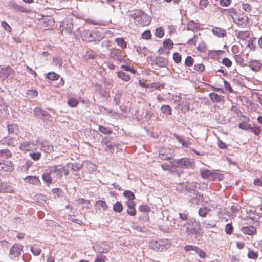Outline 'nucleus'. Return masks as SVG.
I'll use <instances>...</instances> for the list:
<instances>
[{"instance_id":"obj_1","label":"nucleus","mask_w":262,"mask_h":262,"mask_svg":"<svg viewBox=\"0 0 262 262\" xmlns=\"http://www.w3.org/2000/svg\"><path fill=\"white\" fill-rule=\"evenodd\" d=\"M183 226L186 227V231L188 235L194 236L195 238L202 236L203 232L200 222L191 219L187 221Z\"/></svg>"},{"instance_id":"obj_2","label":"nucleus","mask_w":262,"mask_h":262,"mask_svg":"<svg viewBox=\"0 0 262 262\" xmlns=\"http://www.w3.org/2000/svg\"><path fill=\"white\" fill-rule=\"evenodd\" d=\"M127 15L134 20V22L141 25H146L148 24V20H144L148 17L145 13L141 10H129Z\"/></svg>"},{"instance_id":"obj_3","label":"nucleus","mask_w":262,"mask_h":262,"mask_svg":"<svg viewBox=\"0 0 262 262\" xmlns=\"http://www.w3.org/2000/svg\"><path fill=\"white\" fill-rule=\"evenodd\" d=\"M80 36L84 41L87 42L100 41L102 37L94 31L83 30L80 32Z\"/></svg>"},{"instance_id":"obj_4","label":"nucleus","mask_w":262,"mask_h":262,"mask_svg":"<svg viewBox=\"0 0 262 262\" xmlns=\"http://www.w3.org/2000/svg\"><path fill=\"white\" fill-rule=\"evenodd\" d=\"M19 149L22 151H36L38 149V145L35 143L31 141H23L19 143Z\"/></svg>"},{"instance_id":"obj_5","label":"nucleus","mask_w":262,"mask_h":262,"mask_svg":"<svg viewBox=\"0 0 262 262\" xmlns=\"http://www.w3.org/2000/svg\"><path fill=\"white\" fill-rule=\"evenodd\" d=\"M51 174L55 175L57 179H61L65 171V167L62 165H54L49 166L47 170Z\"/></svg>"},{"instance_id":"obj_6","label":"nucleus","mask_w":262,"mask_h":262,"mask_svg":"<svg viewBox=\"0 0 262 262\" xmlns=\"http://www.w3.org/2000/svg\"><path fill=\"white\" fill-rule=\"evenodd\" d=\"M34 113L35 116L42 120L43 121H51V115L46 110H43L39 107H36L34 110Z\"/></svg>"},{"instance_id":"obj_7","label":"nucleus","mask_w":262,"mask_h":262,"mask_svg":"<svg viewBox=\"0 0 262 262\" xmlns=\"http://www.w3.org/2000/svg\"><path fill=\"white\" fill-rule=\"evenodd\" d=\"M177 166L183 168H191L194 167L193 161L189 158H184L177 161Z\"/></svg>"},{"instance_id":"obj_8","label":"nucleus","mask_w":262,"mask_h":262,"mask_svg":"<svg viewBox=\"0 0 262 262\" xmlns=\"http://www.w3.org/2000/svg\"><path fill=\"white\" fill-rule=\"evenodd\" d=\"M21 250V247L20 245L14 244L10 249L9 252L10 258L14 260H16L17 258L20 255Z\"/></svg>"},{"instance_id":"obj_9","label":"nucleus","mask_w":262,"mask_h":262,"mask_svg":"<svg viewBox=\"0 0 262 262\" xmlns=\"http://www.w3.org/2000/svg\"><path fill=\"white\" fill-rule=\"evenodd\" d=\"M36 144L40 146V149L41 150L44 151L46 153H50L52 151H53V146L47 140H43L41 142L38 140H36Z\"/></svg>"},{"instance_id":"obj_10","label":"nucleus","mask_w":262,"mask_h":262,"mask_svg":"<svg viewBox=\"0 0 262 262\" xmlns=\"http://www.w3.org/2000/svg\"><path fill=\"white\" fill-rule=\"evenodd\" d=\"M14 73V71L9 67L1 68L0 70V80H4L8 77L12 76Z\"/></svg>"},{"instance_id":"obj_11","label":"nucleus","mask_w":262,"mask_h":262,"mask_svg":"<svg viewBox=\"0 0 262 262\" xmlns=\"http://www.w3.org/2000/svg\"><path fill=\"white\" fill-rule=\"evenodd\" d=\"M200 173L202 178L209 180H214L217 176L216 173L207 169H201Z\"/></svg>"},{"instance_id":"obj_12","label":"nucleus","mask_w":262,"mask_h":262,"mask_svg":"<svg viewBox=\"0 0 262 262\" xmlns=\"http://www.w3.org/2000/svg\"><path fill=\"white\" fill-rule=\"evenodd\" d=\"M154 62L156 66L162 68L166 67L168 64L167 59L161 56H157L155 58Z\"/></svg>"},{"instance_id":"obj_13","label":"nucleus","mask_w":262,"mask_h":262,"mask_svg":"<svg viewBox=\"0 0 262 262\" xmlns=\"http://www.w3.org/2000/svg\"><path fill=\"white\" fill-rule=\"evenodd\" d=\"M13 169V164L10 161H0V170L11 171Z\"/></svg>"},{"instance_id":"obj_14","label":"nucleus","mask_w":262,"mask_h":262,"mask_svg":"<svg viewBox=\"0 0 262 262\" xmlns=\"http://www.w3.org/2000/svg\"><path fill=\"white\" fill-rule=\"evenodd\" d=\"M180 187H182L183 188H185V190L188 192H193V193H195V188L196 187V183H187V184H182V185H180V186H178L177 187V189L179 190L180 189Z\"/></svg>"},{"instance_id":"obj_15","label":"nucleus","mask_w":262,"mask_h":262,"mask_svg":"<svg viewBox=\"0 0 262 262\" xmlns=\"http://www.w3.org/2000/svg\"><path fill=\"white\" fill-rule=\"evenodd\" d=\"M212 32L214 35L218 37H223L226 34V31L225 29L217 27L212 28Z\"/></svg>"},{"instance_id":"obj_16","label":"nucleus","mask_w":262,"mask_h":262,"mask_svg":"<svg viewBox=\"0 0 262 262\" xmlns=\"http://www.w3.org/2000/svg\"><path fill=\"white\" fill-rule=\"evenodd\" d=\"M249 66L252 70L258 71L261 69L262 64L258 60H252L249 62Z\"/></svg>"},{"instance_id":"obj_17","label":"nucleus","mask_w":262,"mask_h":262,"mask_svg":"<svg viewBox=\"0 0 262 262\" xmlns=\"http://www.w3.org/2000/svg\"><path fill=\"white\" fill-rule=\"evenodd\" d=\"M241 231L244 234L252 235L255 234L256 229L252 226H244L242 227Z\"/></svg>"},{"instance_id":"obj_18","label":"nucleus","mask_w":262,"mask_h":262,"mask_svg":"<svg viewBox=\"0 0 262 262\" xmlns=\"http://www.w3.org/2000/svg\"><path fill=\"white\" fill-rule=\"evenodd\" d=\"M24 180L26 182L36 185H38L40 183L38 178L34 176H28L24 179Z\"/></svg>"},{"instance_id":"obj_19","label":"nucleus","mask_w":262,"mask_h":262,"mask_svg":"<svg viewBox=\"0 0 262 262\" xmlns=\"http://www.w3.org/2000/svg\"><path fill=\"white\" fill-rule=\"evenodd\" d=\"M8 111V106L5 101L0 97V116L5 115Z\"/></svg>"},{"instance_id":"obj_20","label":"nucleus","mask_w":262,"mask_h":262,"mask_svg":"<svg viewBox=\"0 0 262 262\" xmlns=\"http://www.w3.org/2000/svg\"><path fill=\"white\" fill-rule=\"evenodd\" d=\"M178 105L181 106V110L184 113L188 112L190 110L189 102L188 101L185 99H184L181 104H178Z\"/></svg>"},{"instance_id":"obj_21","label":"nucleus","mask_w":262,"mask_h":262,"mask_svg":"<svg viewBox=\"0 0 262 262\" xmlns=\"http://www.w3.org/2000/svg\"><path fill=\"white\" fill-rule=\"evenodd\" d=\"M250 33L248 31H239L237 34V38L241 40H246L249 37Z\"/></svg>"},{"instance_id":"obj_22","label":"nucleus","mask_w":262,"mask_h":262,"mask_svg":"<svg viewBox=\"0 0 262 262\" xmlns=\"http://www.w3.org/2000/svg\"><path fill=\"white\" fill-rule=\"evenodd\" d=\"M97 56L95 52L92 50L89 49L85 53L84 57L86 60L94 59Z\"/></svg>"},{"instance_id":"obj_23","label":"nucleus","mask_w":262,"mask_h":262,"mask_svg":"<svg viewBox=\"0 0 262 262\" xmlns=\"http://www.w3.org/2000/svg\"><path fill=\"white\" fill-rule=\"evenodd\" d=\"M117 76L119 78L121 79V80L125 82L129 81L130 79V75L123 71L118 72Z\"/></svg>"},{"instance_id":"obj_24","label":"nucleus","mask_w":262,"mask_h":262,"mask_svg":"<svg viewBox=\"0 0 262 262\" xmlns=\"http://www.w3.org/2000/svg\"><path fill=\"white\" fill-rule=\"evenodd\" d=\"M67 166L68 167H71V169L74 171H78L82 169V164L80 163H69L67 164Z\"/></svg>"},{"instance_id":"obj_25","label":"nucleus","mask_w":262,"mask_h":262,"mask_svg":"<svg viewBox=\"0 0 262 262\" xmlns=\"http://www.w3.org/2000/svg\"><path fill=\"white\" fill-rule=\"evenodd\" d=\"M149 247L156 251H160V241H151L149 243Z\"/></svg>"},{"instance_id":"obj_26","label":"nucleus","mask_w":262,"mask_h":262,"mask_svg":"<svg viewBox=\"0 0 262 262\" xmlns=\"http://www.w3.org/2000/svg\"><path fill=\"white\" fill-rule=\"evenodd\" d=\"M161 111L166 116L171 114V108L169 105H163L161 107Z\"/></svg>"},{"instance_id":"obj_27","label":"nucleus","mask_w":262,"mask_h":262,"mask_svg":"<svg viewBox=\"0 0 262 262\" xmlns=\"http://www.w3.org/2000/svg\"><path fill=\"white\" fill-rule=\"evenodd\" d=\"M51 174L49 171H47L46 173H45L42 174V178L43 180L47 184H50L52 183V178L51 177Z\"/></svg>"},{"instance_id":"obj_28","label":"nucleus","mask_w":262,"mask_h":262,"mask_svg":"<svg viewBox=\"0 0 262 262\" xmlns=\"http://www.w3.org/2000/svg\"><path fill=\"white\" fill-rule=\"evenodd\" d=\"M210 211V209L206 207H203L199 209L198 213L199 215L202 217H205L206 216L207 213Z\"/></svg>"},{"instance_id":"obj_29","label":"nucleus","mask_w":262,"mask_h":262,"mask_svg":"<svg viewBox=\"0 0 262 262\" xmlns=\"http://www.w3.org/2000/svg\"><path fill=\"white\" fill-rule=\"evenodd\" d=\"M170 247L169 242L167 241L160 240V251L162 252L166 250Z\"/></svg>"},{"instance_id":"obj_30","label":"nucleus","mask_w":262,"mask_h":262,"mask_svg":"<svg viewBox=\"0 0 262 262\" xmlns=\"http://www.w3.org/2000/svg\"><path fill=\"white\" fill-rule=\"evenodd\" d=\"M211 100L214 102H219L222 100V96L215 93H211L209 94Z\"/></svg>"},{"instance_id":"obj_31","label":"nucleus","mask_w":262,"mask_h":262,"mask_svg":"<svg viewBox=\"0 0 262 262\" xmlns=\"http://www.w3.org/2000/svg\"><path fill=\"white\" fill-rule=\"evenodd\" d=\"M193 252L198 255V256L201 258H205L206 257L205 252L201 249L195 246Z\"/></svg>"},{"instance_id":"obj_32","label":"nucleus","mask_w":262,"mask_h":262,"mask_svg":"<svg viewBox=\"0 0 262 262\" xmlns=\"http://www.w3.org/2000/svg\"><path fill=\"white\" fill-rule=\"evenodd\" d=\"M95 206L98 209H100V207H102L103 210H105L107 208V205L106 203L102 200H98L96 201Z\"/></svg>"},{"instance_id":"obj_33","label":"nucleus","mask_w":262,"mask_h":262,"mask_svg":"<svg viewBox=\"0 0 262 262\" xmlns=\"http://www.w3.org/2000/svg\"><path fill=\"white\" fill-rule=\"evenodd\" d=\"M116 42L118 46L122 49H125L127 47V43L123 38H116Z\"/></svg>"},{"instance_id":"obj_34","label":"nucleus","mask_w":262,"mask_h":262,"mask_svg":"<svg viewBox=\"0 0 262 262\" xmlns=\"http://www.w3.org/2000/svg\"><path fill=\"white\" fill-rule=\"evenodd\" d=\"M199 27V25L193 21L189 22L187 26V29L191 31L196 30L198 29Z\"/></svg>"},{"instance_id":"obj_35","label":"nucleus","mask_w":262,"mask_h":262,"mask_svg":"<svg viewBox=\"0 0 262 262\" xmlns=\"http://www.w3.org/2000/svg\"><path fill=\"white\" fill-rule=\"evenodd\" d=\"M12 153L7 149L0 150V156L8 158L11 157Z\"/></svg>"},{"instance_id":"obj_36","label":"nucleus","mask_w":262,"mask_h":262,"mask_svg":"<svg viewBox=\"0 0 262 262\" xmlns=\"http://www.w3.org/2000/svg\"><path fill=\"white\" fill-rule=\"evenodd\" d=\"M155 36L159 38H162L164 34V29L162 27H158L156 29Z\"/></svg>"},{"instance_id":"obj_37","label":"nucleus","mask_w":262,"mask_h":262,"mask_svg":"<svg viewBox=\"0 0 262 262\" xmlns=\"http://www.w3.org/2000/svg\"><path fill=\"white\" fill-rule=\"evenodd\" d=\"M173 43L172 41L170 39H166L163 41V46L165 48L168 50L172 48Z\"/></svg>"},{"instance_id":"obj_38","label":"nucleus","mask_w":262,"mask_h":262,"mask_svg":"<svg viewBox=\"0 0 262 262\" xmlns=\"http://www.w3.org/2000/svg\"><path fill=\"white\" fill-rule=\"evenodd\" d=\"M113 210L114 211L116 212L120 213L123 210V207L121 204V203L119 202H117L114 205H113Z\"/></svg>"},{"instance_id":"obj_39","label":"nucleus","mask_w":262,"mask_h":262,"mask_svg":"<svg viewBox=\"0 0 262 262\" xmlns=\"http://www.w3.org/2000/svg\"><path fill=\"white\" fill-rule=\"evenodd\" d=\"M238 127L240 129L245 130H250L252 129L250 125L247 122H243L239 124Z\"/></svg>"},{"instance_id":"obj_40","label":"nucleus","mask_w":262,"mask_h":262,"mask_svg":"<svg viewBox=\"0 0 262 262\" xmlns=\"http://www.w3.org/2000/svg\"><path fill=\"white\" fill-rule=\"evenodd\" d=\"M30 157L34 161H38L41 156V153L39 152H33L30 153Z\"/></svg>"},{"instance_id":"obj_41","label":"nucleus","mask_w":262,"mask_h":262,"mask_svg":"<svg viewBox=\"0 0 262 262\" xmlns=\"http://www.w3.org/2000/svg\"><path fill=\"white\" fill-rule=\"evenodd\" d=\"M117 144H116L115 143H110V144L107 145L106 146H105V147L104 148V150L105 151H108L111 154H114V152L115 151V147L116 146H117Z\"/></svg>"},{"instance_id":"obj_42","label":"nucleus","mask_w":262,"mask_h":262,"mask_svg":"<svg viewBox=\"0 0 262 262\" xmlns=\"http://www.w3.org/2000/svg\"><path fill=\"white\" fill-rule=\"evenodd\" d=\"M8 132L10 134L16 133L18 130V126L15 124H10L7 126Z\"/></svg>"},{"instance_id":"obj_43","label":"nucleus","mask_w":262,"mask_h":262,"mask_svg":"<svg viewBox=\"0 0 262 262\" xmlns=\"http://www.w3.org/2000/svg\"><path fill=\"white\" fill-rule=\"evenodd\" d=\"M124 196L128 199V200H133L135 198V195L133 192L129 190H125L124 192Z\"/></svg>"},{"instance_id":"obj_44","label":"nucleus","mask_w":262,"mask_h":262,"mask_svg":"<svg viewBox=\"0 0 262 262\" xmlns=\"http://www.w3.org/2000/svg\"><path fill=\"white\" fill-rule=\"evenodd\" d=\"M47 78L51 80L54 81L58 79L59 76L55 72H50L47 75Z\"/></svg>"},{"instance_id":"obj_45","label":"nucleus","mask_w":262,"mask_h":262,"mask_svg":"<svg viewBox=\"0 0 262 262\" xmlns=\"http://www.w3.org/2000/svg\"><path fill=\"white\" fill-rule=\"evenodd\" d=\"M31 251L35 256L39 255L41 253V249L39 247L33 246L31 247Z\"/></svg>"},{"instance_id":"obj_46","label":"nucleus","mask_w":262,"mask_h":262,"mask_svg":"<svg viewBox=\"0 0 262 262\" xmlns=\"http://www.w3.org/2000/svg\"><path fill=\"white\" fill-rule=\"evenodd\" d=\"M78 104V101L75 98H71L68 100V104L71 107H75Z\"/></svg>"},{"instance_id":"obj_47","label":"nucleus","mask_w":262,"mask_h":262,"mask_svg":"<svg viewBox=\"0 0 262 262\" xmlns=\"http://www.w3.org/2000/svg\"><path fill=\"white\" fill-rule=\"evenodd\" d=\"M153 115L154 112L152 111V109L150 107L149 108H147L146 111L145 118L147 120H149L151 118Z\"/></svg>"},{"instance_id":"obj_48","label":"nucleus","mask_w":262,"mask_h":262,"mask_svg":"<svg viewBox=\"0 0 262 262\" xmlns=\"http://www.w3.org/2000/svg\"><path fill=\"white\" fill-rule=\"evenodd\" d=\"M99 130L104 134H110L112 133V130L108 128L103 126H99Z\"/></svg>"},{"instance_id":"obj_49","label":"nucleus","mask_w":262,"mask_h":262,"mask_svg":"<svg viewBox=\"0 0 262 262\" xmlns=\"http://www.w3.org/2000/svg\"><path fill=\"white\" fill-rule=\"evenodd\" d=\"M247 257L250 259H256L258 257V254L254 251L249 250L247 254Z\"/></svg>"},{"instance_id":"obj_50","label":"nucleus","mask_w":262,"mask_h":262,"mask_svg":"<svg viewBox=\"0 0 262 262\" xmlns=\"http://www.w3.org/2000/svg\"><path fill=\"white\" fill-rule=\"evenodd\" d=\"M53 62L56 66H58L59 68H61L62 67V62L61 58L58 57L54 58L53 60Z\"/></svg>"},{"instance_id":"obj_51","label":"nucleus","mask_w":262,"mask_h":262,"mask_svg":"<svg viewBox=\"0 0 262 262\" xmlns=\"http://www.w3.org/2000/svg\"><path fill=\"white\" fill-rule=\"evenodd\" d=\"M233 227L231 223H228L226 225L225 231L227 234H231L232 233Z\"/></svg>"},{"instance_id":"obj_52","label":"nucleus","mask_w":262,"mask_h":262,"mask_svg":"<svg viewBox=\"0 0 262 262\" xmlns=\"http://www.w3.org/2000/svg\"><path fill=\"white\" fill-rule=\"evenodd\" d=\"M16 10L24 13L28 12L29 11V10L27 7L20 5H17Z\"/></svg>"},{"instance_id":"obj_53","label":"nucleus","mask_w":262,"mask_h":262,"mask_svg":"<svg viewBox=\"0 0 262 262\" xmlns=\"http://www.w3.org/2000/svg\"><path fill=\"white\" fill-rule=\"evenodd\" d=\"M43 23L47 25L45 27H52L54 25V21L52 18H45L43 19Z\"/></svg>"},{"instance_id":"obj_54","label":"nucleus","mask_w":262,"mask_h":262,"mask_svg":"<svg viewBox=\"0 0 262 262\" xmlns=\"http://www.w3.org/2000/svg\"><path fill=\"white\" fill-rule=\"evenodd\" d=\"M120 68L125 71H130L133 74H135L136 72V71L135 69L132 68L129 66L122 65Z\"/></svg>"},{"instance_id":"obj_55","label":"nucleus","mask_w":262,"mask_h":262,"mask_svg":"<svg viewBox=\"0 0 262 262\" xmlns=\"http://www.w3.org/2000/svg\"><path fill=\"white\" fill-rule=\"evenodd\" d=\"M194 60L190 56H187L185 59V64L186 66L190 67L192 66L193 64Z\"/></svg>"},{"instance_id":"obj_56","label":"nucleus","mask_w":262,"mask_h":262,"mask_svg":"<svg viewBox=\"0 0 262 262\" xmlns=\"http://www.w3.org/2000/svg\"><path fill=\"white\" fill-rule=\"evenodd\" d=\"M173 59L176 63H180L181 61V55L177 52L174 53L173 55Z\"/></svg>"},{"instance_id":"obj_57","label":"nucleus","mask_w":262,"mask_h":262,"mask_svg":"<svg viewBox=\"0 0 262 262\" xmlns=\"http://www.w3.org/2000/svg\"><path fill=\"white\" fill-rule=\"evenodd\" d=\"M194 69L198 72H203L205 70V67L203 64H197L194 66Z\"/></svg>"},{"instance_id":"obj_58","label":"nucleus","mask_w":262,"mask_h":262,"mask_svg":"<svg viewBox=\"0 0 262 262\" xmlns=\"http://www.w3.org/2000/svg\"><path fill=\"white\" fill-rule=\"evenodd\" d=\"M151 36V32L149 30H146L142 34V38L145 39H148Z\"/></svg>"},{"instance_id":"obj_59","label":"nucleus","mask_w":262,"mask_h":262,"mask_svg":"<svg viewBox=\"0 0 262 262\" xmlns=\"http://www.w3.org/2000/svg\"><path fill=\"white\" fill-rule=\"evenodd\" d=\"M222 63L227 67H230L232 65V61L228 58H224L222 59Z\"/></svg>"},{"instance_id":"obj_60","label":"nucleus","mask_w":262,"mask_h":262,"mask_svg":"<svg viewBox=\"0 0 262 262\" xmlns=\"http://www.w3.org/2000/svg\"><path fill=\"white\" fill-rule=\"evenodd\" d=\"M1 25L2 27L8 32H10L11 31V27L7 22L5 21H2Z\"/></svg>"},{"instance_id":"obj_61","label":"nucleus","mask_w":262,"mask_h":262,"mask_svg":"<svg viewBox=\"0 0 262 262\" xmlns=\"http://www.w3.org/2000/svg\"><path fill=\"white\" fill-rule=\"evenodd\" d=\"M32 162L30 161H27L25 163V164L21 166L20 168L21 170L23 171H27L29 169V168L31 166Z\"/></svg>"},{"instance_id":"obj_62","label":"nucleus","mask_w":262,"mask_h":262,"mask_svg":"<svg viewBox=\"0 0 262 262\" xmlns=\"http://www.w3.org/2000/svg\"><path fill=\"white\" fill-rule=\"evenodd\" d=\"M208 4V0H200L199 3V7L201 9H204L207 7Z\"/></svg>"},{"instance_id":"obj_63","label":"nucleus","mask_w":262,"mask_h":262,"mask_svg":"<svg viewBox=\"0 0 262 262\" xmlns=\"http://www.w3.org/2000/svg\"><path fill=\"white\" fill-rule=\"evenodd\" d=\"M106 257L104 255L102 254L98 255L95 260V262H105Z\"/></svg>"},{"instance_id":"obj_64","label":"nucleus","mask_w":262,"mask_h":262,"mask_svg":"<svg viewBox=\"0 0 262 262\" xmlns=\"http://www.w3.org/2000/svg\"><path fill=\"white\" fill-rule=\"evenodd\" d=\"M110 143L111 139L107 137H105L104 138H103L101 141V144L102 145L106 146L107 145H108Z\"/></svg>"}]
</instances>
